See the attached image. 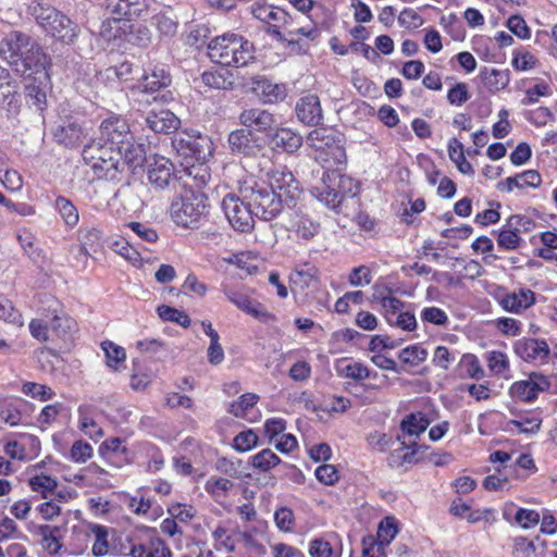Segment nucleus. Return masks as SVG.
I'll list each match as a JSON object with an SVG mask.
<instances>
[{"label": "nucleus", "mask_w": 557, "mask_h": 557, "mask_svg": "<svg viewBox=\"0 0 557 557\" xmlns=\"http://www.w3.org/2000/svg\"><path fill=\"white\" fill-rule=\"evenodd\" d=\"M358 193V183L342 174L339 169L324 172L321 183L311 188L314 198L336 212H342L345 201L354 199Z\"/></svg>", "instance_id": "obj_1"}, {"label": "nucleus", "mask_w": 557, "mask_h": 557, "mask_svg": "<svg viewBox=\"0 0 557 557\" xmlns=\"http://www.w3.org/2000/svg\"><path fill=\"white\" fill-rule=\"evenodd\" d=\"M208 55L212 62L223 66L240 67L255 59L253 45L243 36L226 33L208 44Z\"/></svg>", "instance_id": "obj_2"}, {"label": "nucleus", "mask_w": 557, "mask_h": 557, "mask_svg": "<svg viewBox=\"0 0 557 557\" xmlns=\"http://www.w3.org/2000/svg\"><path fill=\"white\" fill-rule=\"evenodd\" d=\"M36 23L54 39L73 45L78 35L79 27L65 14L42 1H34L29 7Z\"/></svg>", "instance_id": "obj_3"}, {"label": "nucleus", "mask_w": 557, "mask_h": 557, "mask_svg": "<svg viewBox=\"0 0 557 557\" xmlns=\"http://www.w3.org/2000/svg\"><path fill=\"white\" fill-rule=\"evenodd\" d=\"M240 183L244 187L243 198L257 219L271 221L282 212L285 205L283 198L267 183L258 182L253 177Z\"/></svg>", "instance_id": "obj_4"}, {"label": "nucleus", "mask_w": 557, "mask_h": 557, "mask_svg": "<svg viewBox=\"0 0 557 557\" xmlns=\"http://www.w3.org/2000/svg\"><path fill=\"white\" fill-rule=\"evenodd\" d=\"M82 157L98 178L115 181L120 180L124 172V163L119 159V151L112 146L91 143L84 147Z\"/></svg>", "instance_id": "obj_5"}, {"label": "nucleus", "mask_w": 557, "mask_h": 557, "mask_svg": "<svg viewBox=\"0 0 557 557\" xmlns=\"http://www.w3.org/2000/svg\"><path fill=\"white\" fill-rule=\"evenodd\" d=\"M172 76L169 66L162 63H150L140 78L138 90L151 96L153 102L170 103L174 100V94L169 87Z\"/></svg>", "instance_id": "obj_6"}, {"label": "nucleus", "mask_w": 557, "mask_h": 557, "mask_svg": "<svg viewBox=\"0 0 557 557\" xmlns=\"http://www.w3.org/2000/svg\"><path fill=\"white\" fill-rule=\"evenodd\" d=\"M207 196L201 191L186 190L171 205L173 221L183 227H195L206 214Z\"/></svg>", "instance_id": "obj_7"}, {"label": "nucleus", "mask_w": 557, "mask_h": 557, "mask_svg": "<svg viewBox=\"0 0 557 557\" xmlns=\"http://www.w3.org/2000/svg\"><path fill=\"white\" fill-rule=\"evenodd\" d=\"M244 187L239 182L237 193H228L224 196L221 207L230 225L239 233H249L255 227V214L252 209L243 198Z\"/></svg>", "instance_id": "obj_8"}, {"label": "nucleus", "mask_w": 557, "mask_h": 557, "mask_svg": "<svg viewBox=\"0 0 557 557\" xmlns=\"http://www.w3.org/2000/svg\"><path fill=\"white\" fill-rule=\"evenodd\" d=\"M50 66V57L45 52L39 42L33 39L30 45L23 51V54H21V58L15 60L13 71L24 78H30L32 75L38 74V78L45 83L47 81V71H49Z\"/></svg>", "instance_id": "obj_9"}, {"label": "nucleus", "mask_w": 557, "mask_h": 557, "mask_svg": "<svg viewBox=\"0 0 557 557\" xmlns=\"http://www.w3.org/2000/svg\"><path fill=\"white\" fill-rule=\"evenodd\" d=\"M550 387V381L540 372H532L528 379L515 382L509 389L511 397L518 401L533 403L539 394Z\"/></svg>", "instance_id": "obj_10"}, {"label": "nucleus", "mask_w": 557, "mask_h": 557, "mask_svg": "<svg viewBox=\"0 0 557 557\" xmlns=\"http://www.w3.org/2000/svg\"><path fill=\"white\" fill-rule=\"evenodd\" d=\"M100 139L104 145L117 149L134 137L126 119L120 115H111L104 119L99 126Z\"/></svg>", "instance_id": "obj_11"}, {"label": "nucleus", "mask_w": 557, "mask_h": 557, "mask_svg": "<svg viewBox=\"0 0 557 557\" xmlns=\"http://www.w3.org/2000/svg\"><path fill=\"white\" fill-rule=\"evenodd\" d=\"M174 149L184 158L186 163L202 162L207 158L209 143L206 137L190 134H180L172 140Z\"/></svg>", "instance_id": "obj_12"}, {"label": "nucleus", "mask_w": 557, "mask_h": 557, "mask_svg": "<svg viewBox=\"0 0 557 557\" xmlns=\"http://www.w3.org/2000/svg\"><path fill=\"white\" fill-rule=\"evenodd\" d=\"M269 180L268 186L275 189V194L283 198L286 206L289 207L298 198L300 194L299 182L286 168L278 166L272 170Z\"/></svg>", "instance_id": "obj_13"}, {"label": "nucleus", "mask_w": 557, "mask_h": 557, "mask_svg": "<svg viewBox=\"0 0 557 557\" xmlns=\"http://www.w3.org/2000/svg\"><path fill=\"white\" fill-rule=\"evenodd\" d=\"M34 38L21 30H10L0 39V55L13 69L15 60L21 58L23 51Z\"/></svg>", "instance_id": "obj_14"}, {"label": "nucleus", "mask_w": 557, "mask_h": 557, "mask_svg": "<svg viewBox=\"0 0 557 557\" xmlns=\"http://www.w3.org/2000/svg\"><path fill=\"white\" fill-rule=\"evenodd\" d=\"M515 352L527 362L545 363L549 357L546 341L539 338H521L515 343Z\"/></svg>", "instance_id": "obj_15"}, {"label": "nucleus", "mask_w": 557, "mask_h": 557, "mask_svg": "<svg viewBox=\"0 0 557 557\" xmlns=\"http://www.w3.org/2000/svg\"><path fill=\"white\" fill-rule=\"evenodd\" d=\"M147 178L156 189L170 187L176 182L173 163L164 157L154 158L148 165Z\"/></svg>", "instance_id": "obj_16"}, {"label": "nucleus", "mask_w": 557, "mask_h": 557, "mask_svg": "<svg viewBox=\"0 0 557 557\" xmlns=\"http://www.w3.org/2000/svg\"><path fill=\"white\" fill-rule=\"evenodd\" d=\"M295 113L298 121L304 125L318 126L322 124L323 111L317 95L310 94L301 97L296 102Z\"/></svg>", "instance_id": "obj_17"}, {"label": "nucleus", "mask_w": 557, "mask_h": 557, "mask_svg": "<svg viewBox=\"0 0 557 557\" xmlns=\"http://www.w3.org/2000/svg\"><path fill=\"white\" fill-rule=\"evenodd\" d=\"M239 123L245 128L260 133H269L276 125L274 115L262 108H248L238 116Z\"/></svg>", "instance_id": "obj_18"}, {"label": "nucleus", "mask_w": 557, "mask_h": 557, "mask_svg": "<svg viewBox=\"0 0 557 557\" xmlns=\"http://www.w3.org/2000/svg\"><path fill=\"white\" fill-rule=\"evenodd\" d=\"M227 143L231 151L245 157H252L260 151V145L257 143L252 131L238 128L228 134Z\"/></svg>", "instance_id": "obj_19"}, {"label": "nucleus", "mask_w": 557, "mask_h": 557, "mask_svg": "<svg viewBox=\"0 0 557 557\" xmlns=\"http://www.w3.org/2000/svg\"><path fill=\"white\" fill-rule=\"evenodd\" d=\"M180 123L178 117L168 109H152L145 117L146 126L154 133L170 134L178 128Z\"/></svg>", "instance_id": "obj_20"}, {"label": "nucleus", "mask_w": 557, "mask_h": 557, "mask_svg": "<svg viewBox=\"0 0 557 557\" xmlns=\"http://www.w3.org/2000/svg\"><path fill=\"white\" fill-rule=\"evenodd\" d=\"M252 91L264 103H276L283 101L287 96L285 84L273 83L265 77L252 78Z\"/></svg>", "instance_id": "obj_21"}, {"label": "nucleus", "mask_w": 557, "mask_h": 557, "mask_svg": "<svg viewBox=\"0 0 557 557\" xmlns=\"http://www.w3.org/2000/svg\"><path fill=\"white\" fill-rule=\"evenodd\" d=\"M500 307L511 313H521L535 304V293L529 288L506 293L498 297Z\"/></svg>", "instance_id": "obj_22"}, {"label": "nucleus", "mask_w": 557, "mask_h": 557, "mask_svg": "<svg viewBox=\"0 0 557 557\" xmlns=\"http://www.w3.org/2000/svg\"><path fill=\"white\" fill-rule=\"evenodd\" d=\"M108 8L111 9L112 17L120 20H135L147 11V0H109Z\"/></svg>", "instance_id": "obj_23"}, {"label": "nucleus", "mask_w": 557, "mask_h": 557, "mask_svg": "<svg viewBox=\"0 0 557 557\" xmlns=\"http://www.w3.org/2000/svg\"><path fill=\"white\" fill-rule=\"evenodd\" d=\"M116 151H119V159L121 163H124V168L128 166L134 170L146 161L145 146L137 143L134 137L127 144L120 146Z\"/></svg>", "instance_id": "obj_24"}, {"label": "nucleus", "mask_w": 557, "mask_h": 557, "mask_svg": "<svg viewBox=\"0 0 557 557\" xmlns=\"http://www.w3.org/2000/svg\"><path fill=\"white\" fill-rule=\"evenodd\" d=\"M132 557H173L170 547L161 537H150L144 543L133 545Z\"/></svg>", "instance_id": "obj_25"}, {"label": "nucleus", "mask_w": 557, "mask_h": 557, "mask_svg": "<svg viewBox=\"0 0 557 557\" xmlns=\"http://www.w3.org/2000/svg\"><path fill=\"white\" fill-rule=\"evenodd\" d=\"M21 109L17 85L0 88V119L16 116Z\"/></svg>", "instance_id": "obj_26"}, {"label": "nucleus", "mask_w": 557, "mask_h": 557, "mask_svg": "<svg viewBox=\"0 0 557 557\" xmlns=\"http://www.w3.org/2000/svg\"><path fill=\"white\" fill-rule=\"evenodd\" d=\"M53 136L57 143L72 148L82 141L84 131L77 122L69 121L59 125L55 128Z\"/></svg>", "instance_id": "obj_27"}, {"label": "nucleus", "mask_w": 557, "mask_h": 557, "mask_svg": "<svg viewBox=\"0 0 557 557\" xmlns=\"http://www.w3.org/2000/svg\"><path fill=\"white\" fill-rule=\"evenodd\" d=\"M29 79H33V83L26 85V98L32 106H35L38 110H44L47 101V89L50 85L49 71H47L45 83L38 78V74L32 75Z\"/></svg>", "instance_id": "obj_28"}, {"label": "nucleus", "mask_w": 557, "mask_h": 557, "mask_svg": "<svg viewBox=\"0 0 557 557\" xmlns=\"http://www.w3.org/2000/svg\"><path fill=\"white\" fill-rule=\"evenodd\" d=\"M272 143L276 150L294 153L302 146V137L290 128H278L272 137Z\"/></svg>", "instance_id": "obj_29"}, {"label": "nucleus", "mask_w": 557, "mask_h": 557, "mask_svg": "<svg viewBox=\"0 0 557 557\" xmlns=\"http://www.w3.org/2000/svg\"><path fill=\"white\" fill-rule=\"evenodd\" d=\"M317 158L320 159L329 170L333 166L341 170V168L346 164L345 148L339 144V140H335V138L332 140V144L325 147V150L319 151Z\"/></svg>", "instance_id": "obj_30"}, {"label": "nucleus", "mask_w": 557, "mask_h": 557, "mask_svg": "<svg viewBox=\"0 0 557 557\" xmlns=\"http://www.w3.org/2000/svg\"><path fill=\"white\" fill-rule=\"evenodd\" d=\"M481 81L491 92L505 89L509 84V72L497 69L484 67L480 72Z\"/></svg>", "instance_id": "obj_31"}, {"label": "nucleus", "mask_w": 557, "mask_h": 557, "mask_svg": "<svg viewBox=\"0 0 557 557\" xmlns=\"http://www.w3.org/2000/svg\"><path fill=\"white\" fill-rule=\"evenodd\" d=\"M101 348L106 356V364L111 370L120 372L126 368V352L122 346H119L111 341H104L101 343Z\"/></svg>", "instance_id": "obj_32"}, {"label": "nucleus", "mask_w": 557, "mask_h": 557, "mask_svg": "<svg viewBox=\"0 0 557 557\" xmlns=\"http://www.w3.org/2000/svg\"><path fill=\"white\" fill-rule=\"evenodd\" d=\"M288 230L295 232L299 237L308 240L319 233L320 225L308 215L296 214L290 220Z\"/></svg>", "instance_id": "obj_33"}, {"label": "nucleus", "mask_w": 557, "mask_h": 557, "mask_svg": "<svg viewBox=\"0 0 557 557\" xmlns=\"http://www.w3.org/2000/svg\"><path fill=\"white\" fill-rule=\"evenodd\" d=\"M336 371L339 376L360 381L369 379L371 371L361 362H347V359H341L336 362Z\"/></svg>", "instance_id": "obj_34"}, {"label": "nucleus", "mask_w": 557, "mask_h": 557, "mask_svg": "<svg viewBox=\"0 0 557 557\" xmlns=\"http://www.w3.org/2000/svg\"><path fill=\"white\" fill-rule=\"evenodd\" d=\"M319 271L313 265L306 264L301 269H295L290 275V283L299 289H305L318 281Z\"/></svg>", "instance_id": "obj_35"}, {"label": "nucleus", "mask_w": 557, "mask_h": 557, "mask_svg": "<svg viewBox=\"0 0 557 557\" xmlns=\"http://www.w3.org/2000/svg\"><path fill=\"white\" fill-rule=\"evenodd\" d=\"M448 156L450 160L457 165V169L462 174L473 175V166L463 154V146L456 138L450 139L448 145Z\"/></svg>", "instance_id": "obj_36"}, {"label": "nucleus", "mask_w": 557, "mask_h": 557, "mask_svg": "<svg viewBox=\"0 0 557 557\" xmlns=\"http://www.w3.org/2000/svg\"><path fill=\"white\" fill-rule=\"evenodd\" d=\"M387 292L388 295L374 294L373 298L375 301L380 302L383 310V314L388 323L392 322L393 319L398 314V312L404 308L405 302L392 296L389 289Z\"/></svg>", "instance_id": "obj_37"}, {"label": "nucleus", "mask_w": 557, "mask_h": 557, "mask_svg": "<svg viewBox=\"0 0 557 557\" xmlns=\"http://www.w3.org/2000/svg\"><path fill=\"white\" fill-rule=\"evenodd\" d=\"M76 323L64 312H58L53 310V317L50 320V330L55 333L57 336L65 338L75 330Z\"/></svg>", "instance_id": "obj_38"}, {"label": "nucleus", "mask_w": 557, "mask_h": 557, "mask_svg": "<svg viewBox=\"0 0 557 557\" xmlns=\"http://www.w3.org/2000/svg\"><path fill=\"white\" fill-rule=\"evenodd\" d=\"M429 426V420L422 412L408 414L400 424L404 433L410 436H419Z\"/></svg>", "instance_id": "obj_39"}, {"label": "nucleus", "mask_w": 557, "mask_h": 557, "mask_svg": "<svg viewBox=\"0 0 557 557\" xmlns=\"http://www.w3.org/2000/svg\"><path fill=\"white\" fill-rule=\"evenodd\" d=\"M542 419L537 414L521 416L518 419L509 420L506 431H512L511 426L518 428L520 433L535 434L540 431Z\"/></svg>", "instance_id": "obj_40"}, {"label": "nucleus", "mask_w": 557, "mask_h": 557, "mask_svg": "<svg viewBox=\"0 0 557 557\" xmlns=\"http://www.w3.org/2000/svg\"><path fill=\"white\" fill-rule=\"evenodd\" d=\"M259 396L253 393H246L237 401L231 404L228 412L236 418L248 419L249 410L258 403Z\"/></svg>", "instance_id": "obj_41"}, {"label": "nucleus", "mask_w": 557, "mask_h": 557, "mask_svg": "<svg viewBox=\"0 0 557 557\" xmlns=\"http://www.w3.org/2000/svg\"><path fill=\"white\" fill-rule=\"evenodd\" d=\"M398 358L405 364L417 367L428 358V350L416 344L407 346L399 351Z\"/></svg>", "instance_id": "obj_42"}, {"label": "nucleus", "mask_w": 557, "mask_h": 557, "mask_svg": "<svg viewBox=\"0 0 557 557\" xmlns=\"http://www.w3.org/2000/svg\"><path fill=\"white\" fill-rule=\"evenodd\" d=\"M280 462V457L276 456L270 448L262 449L251 458L252 467L260 472H267L273 469Z\"/></svg>", "instance_id": "obj_43"}, {"label": "nucleus", "mask_w": 557, "mask_h": 557, "mask_svg": "<svg viewBox=\"0 0 557 557\" xmlns=\"http://www.w3.org/2000/svg\"><path fill=\"white\" fill-rule=\"evenodd\" d=\"M90 532L95 536V542L92 545V554L96 557L106 556L109 552V543H108V530L106 527L100 524H92L90 527Z\"/></svg>", "instance_id": "obj_44"}, {"label": "nucleus", "mask_w": 557, "mask_h": 557, "mask_svg": "<svg viewBox=\"0 0 557 557\" xmlns=\"http://www.w3.org/2000/svg\"><path fill=\"white\" fill-rule=\"evenodd\" d=\"M55 209L69 226H74L78 222V212L76 207L65 197L59 196L55 199Z\"/></svg>", "instance_id": "obj_45"}, {"label": "nucleus", "mask_w": 557, "mask_h": 557, "mask_svg": "<svg viewBox=\"0 0 557 557\" xmlns=\"http://www.w3.org/2000/svg\"><path fill=\"white\" fill-rule=\"evenodd\" d=\"M157 311L159 317L164 321L175 322L183 327L190 325V319L184 311L165 305L159 306Z\"/></svg>", "instance_id": "obj_46"}, {"label": "nucleus", "mask_w": 557, "mask_h": 557, "mask_svg": "<svg viewBox=\"0 0 557 557\" xmlns=\"http://www.w3.org/2000/svg\"><path fill=\"white\" fill-rule=\"evenodd\" d=\"M521 242L520 233L511 227H506V225L498 233L497 245L506 250L517 249Z\"/></svg>", "instance_id": "obj_47"}, {"label": "nucleus", "mask_w": 557, "mask_h": 557, "mask_svg": "<svg viewBox=\"0 0 557 557\" xmlns=\"http://www.w3.org/2000/svg\"><path fill=\"white\" fill-rule=\"evenodd\" d=\"M29 486L33 491L40 492L47 498V493L53 492L58 486V482L55 479L41 473L30 478Z\"/></svg>", "instance_id": "obj_48"}, {"label": "nucleus", "mask_w": 557, "mask_h": 557, "mask_svg": "<svg viewBox=\"0 0 557 557\" xmlns=\"http://www.w3.org/2000/svg\"><path fill=\"white\" fill-rule=\"evenodd\" d=\"M333 139L334 137L330 135L326 128H315L311 131L307 137L308 145L318 152L325 150V147L332 144Z\"/></svg>", "instance_id": "obj_49"}, {"label": "nucleus", "mask_w": 557, "mask_h": 557, "mask_svg": "<svg viewBox=\"0 0 557 557\" xmlns=\"http://www.w3.org/2000/svg\"><path fill=\"white\" fill-rule=\"evenodd\" d=\"M57 528H51L50 525H40L39 532L42 536V542L45 543L46 549L50 554H58L62 547L59 539L55 536Z\"/></svg>", "instance_id": "obj_50"}, {"label": "nucleus", "mask_w": 557, "mask_h": 557, "mask_svg": "<svg viewBox=\"0 0 557 557\" xmlns=\"http://www.w3.org/2000/svg\"><path fill=\"white\" fill-rule=\"evenodd\" d=\"M420 317L424 323H431L438 326H444L448 323V315L444 310L437 307H426L422 309Z\"/></svg>", "instance_id": "obj_51"}, {"label": "nucleus", "mask_w": 557, "mask_h": 557, "mask_svg": "<svg viewBox=\"0 0 557 557\" xmlns=\"http://www.w3.org/2000/svg\"><path fill=\"white\" fill-rule=\"evenodd\" d=\"M512 555L515 557H539L534 543L523 536L513 540Z\"/></svg>", "instance_id": "obj_52"}, {"label": "nucleus", "mask_w": 557, "mask_h": 557, "mask_svg": "<svg viewBox=\"0 0 557 557\" xmlns=\"http://www.w3.org/2000/svg\"><path fill=\"white\" fill-rule=\"evenodd\" d=\"M0 319L14 323L22 324V315L20 312L13 307L12 301L0 295Z\"/></svg>", "instance_id": "obj_53"}, {"label": "nucleus", "mask_w": 557, "mask_h": 557, "mask_svg": "<svg viewBox=\"0 0 557 557\" xmlns=\"http://www.w3.org/2000/svg\"><path fill=\"white\" fill-rule=\"evenodd\" d=\"M258 443V436L252 430L243 431L234 438V447L238 451H248Z\"/></svg>", "instance_id": "obj_54"}, {"label": "nucleus", "mask_w": 557, "mask_h": 557, "mask_svg": "<svg viewBox=\"0 0 557 557\" xmlns=\"http://www.w3.org/2000/svg\"><path fill=\"white\" fill-rule=\"evenodd\" d=\"M127 227L143 242L156 243L158 239L156 230L140 222H131Z\"/></svg>", "instance_id": "obj_55"}, {"label": "nucleus", "mask_w": 557, "mask_h": 557, "mask_svg": "<svg viewBox=\"0 0 557 557\" xmlns=\"http://www.w3.org/2000/svg\"><path fill=\"white\" fill-rule=\"evenodd\" d=\"M487 364L492 372L503 373L509 367L507 355L502 351H491L487 354Z\"/></svg>", "instance_id": "obj_56"}, {"label": "nucleus", "mask_w": 557, "mask_h": 557, "mask_svg": "<svg viewBox=\"0 0 557 557\" xmlns=\"http://www.w3.org/2000/svg\"><path fill=\"white\" fill-rule=\"evenodd\" d=\"M92 456V447L90 444L76 441L73 443L70 451V457L75 462H85Z\"/></svg>", "instance_id": "obj_57"}, {"label": "nucleus", "mask_w": 557, "mask_h": 557, "mask_svg": "<svg viewBox=\"0 0 557 557\" xmlns=\"http://www.w3.org/2000/svg\"><path fill=\"white\" fill-rule=\"evenodd\" d=\"M274 520H275L276 527L281 531L288 532V531H292L294 528V522H295L294 513L287 507H282V508L277 509L274 513Z\"/></svg>", "instance_id": "obj_58"}, {"label": "nucleus", "mask_w": 557, "mask_h": 557, "mask_svg": "<svg viewBox=\"0 0 557 557\" xmlns=\"http://www.w3.org/2000/svg\"><path fill=\"white\" fill-rule=\"evenodd\" d=\"M549 95V86L544 83H537L525 91V97L522 99V104L530 106L539 101L540 97Z\"/></svg>", "instance_id": "obj_59"}, {"label": "nucleus", "mask_w": 557, "mask_h": 557, "mask_svg": "<svg viewBox=\"0 0 557 557\" xmlns=\"http://www.w3.org/2000/svg\"><path fill=\"white\" fill-rule=\"evenodd\" d=\"M315 478L325 485H333L338 480V471L333 465H322L315 469Z\"/></svg>", "instance_id": "obj_60"}, {"label": "nucleus", "mask_w": 557, "mask_h": 557, "mask_svg": "<svg viewBox=\"0 0 557 557\" xmlns=\"http://www.w3.org/2000/svg\"><path fill=\"white\" fill-rule=\"evenodd\" d=\"M515 519L523 529H530L539 524L541 517L535 510L520 508L516 512Z\"/></svg>", "instance_id": "obj_61"}, {"label": "nucleus", "mask_w": 557, "mask_h": 557, "mask_svg": "<svg viewBox=\"0 0 557 557\" xmlns=\"http://www.w3.org/2000/svg\"><path fill=\"white\" fill-rule=\"evenodd\" d=\"M470 98L468 87L465 83H458L447 92V100L450 104L461 106Z\"/></svg>", "instance_id": "obj_62"}, {"label": "nucleus", "mask_w": 557, "mask_h": 557, "mask_svg": "<svg viewBox=\"0 0 557 557\" xmlns=\"http://www.w3.org/2000/svg\"><path fill=\"white\" fill-rule=\"evenodd\" d=\"M309 553L311 557H336L331 544L322 539L310 542Z\"/></svg>", "instance_id": "obj_63"}, {"label": "nucleus", "mask_w": 557, "mask_h": 557, "mask_svg": "<svg viewBox=\"0 0 557 557\" xmlns=\"http://www.w3.org/2000/svg\"><path fill=\"white\" fill-rule=\"evenodd\" d=\"M535 41L543 46H547L550 50V53L557 57V25L554 26L550 33L537 32Z\"/></svg>", "instance_id": "obj_64"}]
</instances>
